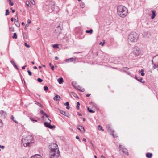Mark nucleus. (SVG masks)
Returning a JSON list of instances; mask_svg holds the SVG:
<instances>
[{"label":"nucleus","mask_w":158,"mask_h":158,"mask_svg":"<svg viewBox=\"0 0 158 158\" xmlns=\"http://www.w3.org/2000/svg\"><path fill=\"white\" fill-rule=\"evenodd\" d=\"M9 30L13 32L14 31V28L12 27H10Z\"/></svg>","instance_id":"2f4dec72"},{"label":"nucleus","mask_w":158,"mask_h":158,"mask_svg":"<svg viewBox=\"0 0 158 158\" xmlns=\"http://www.w3.org/2000/svg\"><path fill=\"white\" fill-rule=\"evenodd\" d=\"M0 148H2V149H3L5 148V146H2L0 145Z\"/></svg>","instance_id":"09e8293b"},{"label":"nucleus","mask_w":158,"mask_h":158,"mask_svg":"<svg viewBox=\"0 0 158 158\" xmlns=\"http://www.w3.org/2000/svg\"><path fill=\"white\" fill-rule=\"evenodd\" d=\"M11 21L13 22L14 21V19L13 18H11Z\"/></svg>","instance_id":"0e129e2a"},{"label":"nucleus","mask_w":158,"mask_h":158,"mask_svg":"<svg viewBox=\"0 0 158 158\" xmlns=\"http://www.w3.org/2000/svg\"><path fill=\"white\" fill-rule=\"evenodd\" d=\"M21 24L23 25H25V23L24 22H22Z\"/></svg>","instance_id":"774afa93"},{"label":"nucleus","mask_w":158,"mask_h":158,"mask_svg":"<svg viewBox=\"0 0 158 158\" xmlns=\"http://www.w3.org/2000/svg\"><path fill=\"white\" fill-rule=\"evenodd\" d=\"M26 66H23L22 67V69H25V67H26Z\"/></svg>","instance_id":"4d7b16f0"},{"label":"nucleus","mask_w":158,"mask_h":158,"mask_svg":"<svg viewBox=\"0 0 158 158\" xmlns=\"http://www.w3.org/2000/svg\"><path fill=\"white\" fill-rule=\"evenodd\" d=\"M83 141H85V142H86V139H85V138H83Z\"/></svg>","instance_id":"052dcab7"},{"label":"nucleus","mask_w":158,"mask_h":158,"mask_svg":"<svg viewBox=\"0 0 158 158\" xmlns=\"http://www.w3.org/2000/svg\"><path fill=\"white\" fill-rule=\"evenodd\" d=\"M64 105L65 106H69V102H66L65 103H64Z\"/></svg>","instance_id":"37998d69"},{"label":"nucleus","mask_w":158,"mask_h":158,"mask_svg":"<svg viewBox=\"0 0 158 158\" xmlns=\"http://www.w3.org/2000/svg\"><path fill=\"white\" fill-rule=\"evenodd\" d=\"M12 11L13 13H14L15 12V10L14 9H13L12 10Z\"/></svg>","instance_id":"338daca9"},{"label":"nucleus","mask_w":158,"mask_h":158,"mask_svg":"<svg viewBox=\"0 0 158 158\" xmlns=\"http://www.w3.org/2000/svg\"><path fill=\"white\" fill-rule=\"evenodd\" d=\"M105 43V42H100L99 43V44L100 45H101L102 46H103V45H104Z\"/></svg>","instance_id":"a19ab883"},{"label":"nucleus","mask_w":158,"mask_h":158,"mask_svg":"<svg viewBox=\"0 0 158 158\" xmlns=\"http://www.w3.org/2000/svg\"><path fill=\"white\" fill-rule=\"evenodd\" d=\"M22 141L25 147H30L31 144L34 143V142L33 136L29 135L24 138H23Z\"/></svg>","instance_id":"f257e3e1"},{"label":"nucleus","mask_w":158,"mask_h":158,"mask_svg":"<svg viewBox=\"0 0 158 158\" xmlns=\"http://www.w3.org/2000/svg\"><path fill=\"white\" fill-rule=\"evenodd\" d=\"M31 23V21L30 19L27 20V23L28 24H30Z\"/></svg>","instance_id":"3c124183"},{"label":"nucleus","mask_w":158,"mask_h":158,"mask_svg":"<svg viewBox=\"0 0 158 158\" xmlns=\"http://www.w3.org/2000/svg\"><path fill=\"white\" fill-rule=\"evenodd\" d=\"M66 108L67 109H69V108H70V107L69 106V105L67 106Z\"/></svg>","instance_id":"bf43d9fd"},{"label":"nucleus","mask_w":158,"mask_h":158,"mask_svg":"<svg viewBox=\"0 0 158 158\" xmlns=\"http://www.w3.org/2000/svg\"><path fill=\"white\" fill-rule=\"evenodd\" d=\"M53 47L54 48H59L58 47V45H57V44L54 45Z\"/></svg>","instance_id":"c03bdc74"},{"label":"nucleus","mask_w":158,"mask_h":158,"mask_svg":"<svg viewBox=\"0 0 158 158\" xmlns=\"http://www.w3.org/2000/svg\"><path fill=\"white\" fill-rule=\"evenodd\" d=\"M117 13L118 15L121 18H124L127 15L128 13L127 9L125 6L120 5L117 8Z\"/></svg>","instance_id":"f03ea898"},{"label":"nucleus","mask_w":158,"mask_h":158,"mask_svg":"<svg viewBox=\"0 0 158 158\" xmlns=\"http://www.w3.org/2000/svg\"><path fill=\"white\" fill-rule=\"evenodd\" d=\"M152 15L151 17V19H153L156 16V14L155 11L153 10H152Z\"/></svg>","instance_id":"a211bd4d"},{"label":"nucleus","mask_w":158,"mask_h":158,"mask_svg":"<svg viewBox=\"0 0 158 158\" xmlns=\"http://www.w3.org/2000/svg\"><path fill=\"white\" fill-rule=\"evenodd\" d=\"M6 115V112L3 111H0V117L5 118Z\"/></svg>","instance_id":"9b49d317"},{"label":"nucleus","mask_w":158,"mask_h":158,"mask_svg":"<svg viewBox=\"0 0 158 158\" xmlns=\"http://www.w3.org/2000/svg\"><path fill=\"white\" fill-rule=\"evenodd\" d=\"M15 21H17V19H18V17L17 15L15 17Z\"/></svg>","instance_id":"a18cd8bd"},{"label":"nucleus","mask_w":158,"mask_h":158,"mask_svg":"<svg viewBox=\"0 0 158 158\" xmlns=\"http://www.w3.org/2000/svg\"><path fill=\"white\" fill-rule=\"evenodd\" d=\"M9 13H9V10L8 9H7L6 10L5 15L6 16H7V15H9Z\"/></svg>","instance_id":"c756f323"},{"label":"nucleus","mask_w":158,"mask_h":158,"mask_svg":"<svg viewBox=\"0 0 158 158\" xmlns=\"http://www.w3.org/2000/svg\"><path fill=\"white\" fill-rule=\"evenodd\" d=\"M37 81L39 82H41L43 80L40 78H38L37 79Z\"/></svg>","instance_id":"4c0bfd02"},{"label":"nucleus","mask_w":158,"mask_h":158,"mask_svg":"<svg viewBox=\"0 0 158 158\" xmlns=\"http://www.w3.org/2000/svg\"><path fill=\"white\" fill-rule=\"evenodd\" d=\"M119 148L120 150H121L122 152L125 153V154L127 155H128L129 153L127 152V149L126 148H124L123 146L119 145Z\"/></svg>","instance_id":"0eeeda50"},{"label":"nucleus","mask_w":158,"mask_h":158,"mask_svg":"<svg viewBox=\"0 0 158 158\" xmlns=\"http://www.w3.org/2000/svg\"><path fill=\"white\" fill-rule=\"evenodd\" d=\"M9 4L11 6H13L14 5V3L12 2H10Z\"/></svg>","instance_id":"de8ad7c7"},{"label":"nucleus","mask_w":158,"mask_h":158,"mask_svg":"<svg viewBox=\"0 0 158 158\" xmlns=\"http://www.w3.org/2000/svg\"><path fill=\"white\" fill-rule=\"evenodd\" d=\"M77 106L76 107V109L77 110H79V106L80 105V103L79 102H77Z\"/></svg>","instance_id":"4be33fe9"},{"label":"nucleus","mask_w":158,"mask_h":158,"mask_svg":"<svg viewBox=\"0 0 158 158\" xmlns=\"http://www.w3.org/2000/svg\"><path fill=\"white\" fill-rule=\"evenodd\" d=\"M100 158H105L104 156L103 155H102L101 157Z\"/></svg>","instance_id":"680f3d73"},{"label":"nucleus","mask_w":158,"mask_h":158,"mask_svg":"<svg viewBox=\"0 0 158 158\" xmlns=\"http://www.w3.org/2000/svg\"><path fill=\"white\" fill-rule=\"evenodd\" d=\"M87 109L91 113H94L95 112V111L94 110H91V109H90L89 107L87 108Z\"/></svg>","instance_id":"a878e982"},{"label":"nucleus","mask_w":158,"mask_h":158,"mask_svg":"<svg viewBox=\"0 0 158 158\" xmlns=\"http://www.w3.org/2000/svg\"><path fill=\"white\" fill-rule=\"evenodd\" d=\"M90 94H87V95H86V97H89L90 95Z\"/></svg>","instance_id":"13d9d810"},{"label":"nucleus","mask_w":158,"mask_h":158,"mask_svg":"<svg viewBox=\"0 0 158 158\" xmlns=\"http://www.w3.org/2000/svg\"><path fill=\"white\" fill-rule=\"evenodd\" d=\"M31 158H42V157L40 155L38 154H36L32 156Z\"/></svg>","instance_id":"ddd939ff"},{"label":"nucleus","mask_w":158,"mask_h":158,"mask_svg":"<svg viewBox=\"0 0 158 158\" xmlns=\"http://www.w3.org/2000/svg\"><path fill=\"white\" fill-rule=\"evenodd\" d=\"M3 126V123L2 120H0V127Z\"/></svg>","instance_id":"e433bc0d"},{"label":"nucleus","mask_w":158,"mask_h":158,"mask_svg":"<svg viewBox=\"0 0 158 158\" xmlns=\"http://www.w3.org/2000/svg\"><path fill=\"white\" fill-rule=\"evenodd\" d=\"M48 120L49 121V122H45L44 123V124L45 127L51 129L55 128L54 126H52L50 124L51 120L49 119H48Z\"/></svg>","instance_id":"6e6552de"},{"label":"nucleus","mask_w":158,"mask_h":158,"mask_svg":"<svg viewBox=\"0 0 158 158\" xmlns=\"http://www.w3.org/2000/svg\"><path fill=\"white\" fill-rule=\"evenodd\" d=\"M11 119L13 120L15 123H18V121H17L16 120H15V118L12 115L11 116Z\"/></svg>","instance_id":"412c9836"},{"label":"nucleus","mask_w":158,"mask_h":158,"mask_svg":"<svg viewBox=\"0 0 158 158\" xmlns=\"http://www.w3.org/2000/svg\"><path fill=\"white\" fill-rule=\"evenodd\" d=\"M25 45L28 48L30 47V46L29 44H27L26 43H25Z\"/></svg>","instance_id":"58836bf2"},{"label":"nucleus","mask_w":158,"mask_h":158,"mask_svg":"<svg viewBox=\"0 0 158 158\" xmlns=\"http://www.w3.org/2000/svg\"><path fill=\"white\" fill-rule=\"evenodd\" d=\"M15 25L17 27H19L20 26V24L19 23L18 21H15L14 22Z\"/></svg>","instance_id":"aec40b11"},{"label":"nucleus","mask_w":158,"mask_h":158,"mask_svg":"<svg viewBox=\"0 0 158 158\" xmlns=\"http://www.w3.org/2000/svg\"><path fill=\"white\" fill-rule=\"evenodd\" d=\"M30 1L32 5H34L35 4V2L34 0H30Z\"/></svg>","instance_id":"c9c22d12"},{"label":"nucleus","mask_w":158,"mask_h":158,"mask_svg":"<svg viewBox=\"0 0 158 158\" xmlns=\"http://www.w3.org/2000/svg\"><path fill=\"white\" fill-rule=\"evenodd\" d=\"M139 73H140L141 75L142 76H143L145 75L144 70L143 69H142L140 71Z\"/></svg>","instance_id":"6ab92c4d"},{"label":"nucleus","mask_w":158,"mask_h":158,"mask_svg":"<svg viewBox=\"0 0 158 158\" xmlns=\"http://www.w3.org/2000/svg\"><path fill=\"white\" fill-rule=\"evenodd\" d=\"M98 130L100 131H103L104 130L102 129V127L100 125H98Z\"/></svg>","instance_id":"393cba45"},{"label":"nucleus","mask_w":158,"mask_h":158,"mask_svg":"<svg viewBox=\"0 0 158 158\" xmlns=\"http://www.w3.org/2000/svg\"><path fill=\"white\" fill-rule=\"evenodd\" d=\"M15 68H16L17 69L19 70V68L17 66L16 64L15 65V66H14Z\"/></svg>","instance_id":"8fccbe9b"},{"label":"nucleus","mask_w":158,"mask_h":158,"mask_svg":"<svg viewBox=\"0 0 158 158\" xmlns=\"http://www.w3.org/2000/svg\"><path fill=\"white\" fill-rule=\"evenodd\" d=\"M30 119L33 122H37V120H34V119L30 117Z\"/></svg>","instance_id":"72a5a7b5"},{"label":"nucleus","mask_w":158,"mask_h":158,"mask_svg":"<svg viewBox=\"0 0 158 158\" xmlns=\"http://www.w3.org/2000/svg\"><path fill=\"white\" fill-rule=\"evenodd\" d=\"M40 112V113H41V114H44L45 113H44V111H43V110H41Z\"/></svg>","instance_id":"6e6d98bb"},{"label":"nucleus","mask_w":158,"mask_h":158,"mask_svg":"<svg viewBox=\"0 0 158 158\" xmlns=\"http://www.w3.org/2000/svg\"><path fill=\"white\" fill-rule=\"evenodd\" d=\"M44 89L45 91H47L48 90V88L47 86H44Z\"/></svg>","instance_id":"7c9ffc66"},{"label":"nucleus","mask_w":158,"mask_h":158,"mask_svg":"<svg viewBox=\"0 0 158 158\" xmlns=\"http://www.w3.org/2000/svg\"><path fill=\"white\" fill-rule=\"evenodd\" d=\"M51 149V152H55L56 149H58V147L57 144L54 143H52L50 145Z\"/></svg>","instance_id":"423d86ee"},{"label":"nucleus","mask_w":158,"mask_h":158,"mask_svg":"<svg viewBox=\"0 0 158 158\" xmlns=\"http://www.w3.org/2000/svg\"><path fill=\"white\" fill-rule=\"evenodd\" d=\"M135 78L136 80H137L138 81H139L140 82L142 83H144V81H142V79L140 77L135 76Z\"/></svg>","instance_id":"4468645a"},{"label":"nucleus","mask_w":158,"mask_h":158,"mask_svg":"<svg viewBox=\"0 0 158 158\" xmlns=\"http://www.w3.org/2000/svg\"><path fill=\"white\" fill-rule=\"evenodd\" d=\"M80 128L77 127V128L81 131H82L81 129H83V130H84V128L82 126H80Z\"/></svg>","instance_id":"c85d7f7f"},{"label":"nucleus","mask_w":158,"mask_h":158,"mask_svg":"<svg viewBox=\"0 0 158 158\" xmlns=\"http://www.w3.org/2000/svg\"><path fill=\"white\" fill-rule=\"evenodd\" d=\"M10 62L14 66H15V65H16L15 63L13 60H11Z\"/></svg>","instance_id":"473e14b6"},{"label":"nucleus","mask_w":158,"mask_h":158,"mask_svg":"<svg viewBox=\"0 0 158 158\" xmlns=\"http://www.w3.org/2000/svg\"><path fill=\"white\" fill-rule=\"evenodd\" d=\"M51 69L52 70H54V66H52L51 67Z\"/></svg>","instance_id":"603ef678"},{"label":"nucleus","mask_w":158,"mask_h":158,"mask_svg":"<svg viewBox=\"0 0 158 158\" xmlns=\"http://www.w3.org/2000/svg\"><path fill=\"white\" fill-rule=\"evenodd\" d=\"M44 116H46L48 118V115L46 113H44Z\"/></svg>","instance_id":"864d4df0"},{"label":"nucleus","mask_w":158,"mask_h":158,"mask_svg":"<svg viewBox=\"0 0 158 158\" xmlns=\"http://www.w3.org/2000/svg\"><path fill=\"white\" fill-rule=\"evenodd\" d=\"M76 138L78 140H79V141L80 140V139L79 138V137L78 136H76Z\"/></svg>","instance_id":"49530a36"},{"label":"nucleus","mask_w":158,"mask_h":158,"mask_svg":"<svg viewBox=\"0 0 158 158\" xmlns=\"http://www.w3.org/2000/svg\"><path fill=\"white\" fill-rule=\"evenodd\" d=\"M83 121H86V119L85 118H83Z\"/></svg>","instance_id":"69168bd1"},{"label":"nucleus","mask_w":158,"mask_h":158,"mask_svg":"<svg viewBox=\"0 0 158 158\" xmlns=\"http://www.w3.org/2000/svg\"><path fill=\"white\" fill-rule=\"evenodd\" d=\"M60 97L57 95L54 98V99L56 101H59L60 98Z\"/></svg>","instance_id":"dca6fc26"},{"label":"nucleus","mask_w":158,"mask_h":158,"mask_svg":"<svg viewBox=\"0 0 158 158\" xmlns=\"http://www.w3.org/2000/svg\"><path fill=\"white\" fill-rule=\"evenodd\" d=\"M80 6L82 8H84L85 6V4L83 2H81L80 4Z\"/></svg>","instance_id":"bb28decb"},{"label":"nucleus","mask_w":158,"mask_h":158,"mask_svg":"<svg viewBox=\"0 0 158 158\" xmlns=\"http://www.w3.org/2000/svg\"><path fill=\"white\" fill-rule=\"evenodd\" d=\"M76 58H71L66 59L65 62H72L73 61H76Z\"/></svg>","instance_id":"f8f14e48"},{"label":"nucleus","mask_w":158,"mask_h":158,"mask_svg":"<svg viewBox=\"0 0 158 158\" xmlns=\"http://www.w3.org/2000/svg\"><path fill=\"white\" fill-rule=\"evenodd\" d=\"M132 53L135 56H137L141 54V52L139 48L136 46L133 48Z\"/></svg>","instance_id":"20e7f679"},{"label":"nucleus","mask_w":158,"mask_h":158,"mask_svg":"<svg viewBox=\"0 0 158 158\" xmlns=\"http://www.w3.org/2000/svg\"><path fill=\"white\" fill-rule=\"evenodd\" d=\"M106 128L108 132L110 133L114 137H117L116 135H114V131L111 129L109 125L106 126Z\"/></svg>","instance_id":"1a4fd4ad"},{"label":"nucleus","mask_w":158,"mask_h":158,"mask_svg":"<svg viewBox=\"0 0 158 158\" xmlns=\"http://www.w3.org/2000/svg\"><path fill=\"white\" fill-rule=\"evenodd\" d=\"M33 68H34V69H37V67L36 66H34V67H33Z\"/></svg>","instance_id":"e2e57ef3"},{"label":"nucleus","mask_w":158,"mask_h":158,"mask_svg":"<svg viewBox=\"0 0 158 158\" xmlns=\"http://www.w3.org/2000/svg\"><path fill=\"white\" fill-rule=\"evenodd\" d=\"M93 30L92 29H90L89 30H86V33H90V34H92L93 33Z\"/></svg>","instance_id":"5701e85b"},{"label":"nucleus","mask_w":158,"mask_h":158,"mask_svg":"<svg viewBox=\"0 0 158 158\" xmlns=\"http://www.w3.org/2000/svg\"><path fill=\"white\" fill-rule=\"evenodd\" d=\"M58 59H59L58 57H57V56H55V60H58Z\"/></svg>","instance_id":"5fc2aeb1"},{"label":"nucleus","mask_w":158,"mask_h":158,"mask_svg":"<svg viewBox=\"0 0 158 158\" xmlns=\"http://www.w3.org/2000/svg\"><path fill=\"white\" fill-rule=\"evenodd\" d=\"M56 29L55 30V31L56 33L60 34L62 30V27H60L59 25H56Z\"/></svg>","instance_id":"9d476101"},{"label":"nucleus","mask_w":158,"mask_h":158,"mask_svg":"<svg viewBox=\"0 0 158 158\" xmlns=\"http://www.w3.org/2000/svg\"><path fill=\"white\" fill-rule=\"evenodd\" d=\"M128 39L130 42H135L137 40L138 35L135 32H131L128 35Z\"/></svg>","instance_id":"7ed1b4c3"},{"label":"nucleus","mask_w":158,"mask_h":158,"mask_svg":"<svg viewBox=\"0 0 158 158\" xmlns=\"http://www.w3.org/2000/svg\"><path fill=\"white\" fill-rule=\"evenodd\" d=\"M78 89L79 91H80L81 92H83L85 91V90H84V89Z\"/></svg>","instance_id":"79ce46f5"},{"label":"nucleus","mask_w":158,"mask_h":158,"mask_svg":"<svg viewBox=\"0 0 158 158\" xmlns=\"http://www.w3.org/2000/svg\"><path fill=\"white\" fill-rule=\"evenodd\" d=\"M60 112L62 114L64 115L65 116H67V115L65 114H66V112L65 111L61 110L60 111Z\"/></svg>","instance_id":"cd10ccee"},{"label":"nucleus","mask_w":158,"mask_h":158,"mask_svg":"<svg viewBox=\"0 0 158 158\" xmlns=\"http://www.w3.org/2000/svg\"><path fill=\"white\" fill-rule=\"evenodd\" d=\"M152 156V154L151 153H147L146 154V156L148 158H151Z\"/></svg>","instance_id":"2eb2a0df"},{"label":"nucleus","mask_w":158,"mask_h":158,"mask_svg":"<svg viewBox=\"0 0 158 158\" xmlns=\"http://www.w3.org/2000/svg\"><path fill=\"white\" fill-rule=\"evenodd\" d=\"M12 38L13 39H17V35L16 33H14Z\"/></svg>","instance_id":"b1692460"},{"label":"nucleus","mask_w":158,"mask_h":158,"mask_svg":"<svg viewBox=\"0 0 158 158\" xmlns=\"http://www.w3.org/2000/svg\"><path fill=\"white\" fill-rule=\"evenodd\" d=\"M51 153L50 158H58L59 156V149H56L55 152H51Z\"/></svg>","instance_id":"39448f33"},{"label":"nucleus","mask_w":158,"mask_h":158,"mask_svg":"<svg viewBox=\"0 0 158 158\" xmlns=\"http://www.w3.org/2000/svg\"><path fill=\"white\" fill-rule=\"evenodd\" d=\"M63 79L62 77L59 78L58 79V81L60 84H61L63 82Z\"/></svg>","instance_id":"f3484780"},{"label":"nucleus","mask_w":158,"mask_h":158,"mask_svg":"<svg viewBox=\"0 0 158 158\" xmlns=\"http://www.w3.org/2000/svg\"><path fill=\"white\" fill-rule=\"evenodd\" d=\"M27 72L28 73V74L30 76H31L32 75V73H31V72L30 71V70H28L27 71Z\"/></svg>","instance_id":"ea45409f"},{"label":"nucleus","mask_w":158,"mask_h":158,"mask_svg":"<svg viewBox=\"0 0 158 158\" xmlns=\"http://www.w3.org/2000/svg\"><path fill=\"white\" fill-rule=\"evenodd\" d=\"M26 4L27 6V7H29V2L28 1H26Z\"/></svg>","instance_id":"f704fd0d"}]
</instances>
